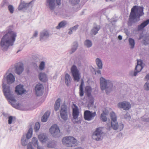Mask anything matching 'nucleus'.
<instances>
[{
    "label": "nucleus",
    "instance_id": "obj_61",
    "mask_svg": "<svg viewBox=\"0 0 149 149\" xmlns=\"http://www.w3.org/2000/svg\"><path fill=\"white\" fill-rule=\"evenodd\" d=\"M97 72L98 74H101V71L100 70H98L97 71Z\"/></svg>",
    "mask_w": 149,
    "mask_h": 149
},
{
    "label": "nucleus",
    "instance_id": "obj_3",
    "mask_svg": "<svg viewBox=\"0 0 149 149\" xmlns=\"http://www.w3.org/2000/svg\"><path fill=\"white\" fill-rule=\"evenodd\" d=\"M143 8L142 6H134L132 8L131 12L129 16V21L128 22V26H131L133 23L135 22L134 20L136 18H138L139 20V17L144 13L143 12Z\"/></svg>",
    "mask_w": 149,
    "mask_h": 149
},
{
    "label": "nucleus",
    "instance_id": "obj_33",
    "mask_svg": "<svg viewBox=\"0 0 149 149\" xmlns=\"http://www.w3.org/2000/svg\"><path fill=\"white\" fill-rule=\"evenodd\" d=\"M84 45L88 48L91 47L92 45L91 41L89 40H86L84 42Z\"/></svg>",
    "mask_w": 149,
    "mask_h": 149
},
{
    "label": "nucleus",
    "instance_id": "obj_57",
    "mask_svg": "<svg viewBox=\"0 0 149 149\" xmlns=\"http://www.w3.org/2000/svg\"><path fill=\"white\" fill-rule=\"evenodd\" d=\"M102 113H103V115L105 116L107 115L109 113V112L105 110Z\"/></svg>",
    "mask_w": 149,
    "mask_h": 149
},
{
    "label": "nucleus",
    "instance_id": "obj_28",
    "mask_svg": "<svg viewBox=\"0 0 149 149\" xmlns=\"http://www.w3.org/2000/svg\"><path fill=\"white\" fill-rule=\"evenodd\" d=\"M78 46V42L76 41L74 42L72 46L71 54H72L77 49Z\"/></svg>",
    "mask_w": 149,
    "mask_h": 149
},
{
    "label": "nucleus",
    "instance_id": "obj_49",
    "mask_svg": "<svg viewBox=\"0 0 149 149\" xmlns=\"http://www.w3.org/2000/svg\"><path fill=\"white\" fill-rule=\"evenodd\" d=\"M144 26V27L149 24V19H148L146 20L143 22L141 23Z\"/></svg>",
    "mask_w": 149,
    "mask_h": 149
},
{
    "label": "nucleus",
    "instance_id": "obj_39",
    "mask_svg": "<svg viewBox=\"0 0 149 149\" xmlns=\"http://www.w3.org/2000/svg\"><path fill=\"white\" fill-rule=\"evenodd\" d=\"M111 118V121H117V117L115 113L113 112H111L110 113Z\"/></svg>",
    "mask_w": 149,
    "mask_h": 149
},
{
    "label": "nucleus",
    "instance_id": "obj_21",
    "mask_svg": "<svg viewBox=\"0 0 149 149\" xmlns=\"http://www.w3.org/2000/svg\"><path fill=\"white\" fill-rule=\"evenodd\" d=\"M71 80L72 78L70 75L68 73L66 74L65 76V82L67 86L70 85Z\"/></svg>",
    "mask_w": 149,
    "mask_h": 149
},
{
    "label": "nucleus",
    "instance_id": "obj_54",
    "mask_svg": "<svg viewBox=\"0 0 149 149\" xmlns=\"http://www.w3.org/2000/svg\"><path fill=\"white\" fill-rule=\"evenodd\" d=\"M118 125V128L120 130H122L124 127V125L122 123H119Z\"/></svg>",
    "mask_w": 149,
    "mask_h": 149
},
{
    "label": "nucleus",
    "instance_id": "obj_36",
    "mask_svg": "<svg viewBox=\"0 0 149 149\" xmlns=\"http://www.w3.org/2000/svg\"><path fill=\"white\" fill-rule=\"evenodd\" d=\"M142 64L143 61L141 60H138L137 65L136 66V69L138 68H141L140 71H141L143 68V67L142 66Z\"/></svg>",
    "mask_w": 149,
    "mask_h": 149
},
{
    "label": "nucleus",
    "instance_id": "obj_52",
    "mask_svg": "<svg viewBox=\"0 0 149 149\" xmlns=\"http://www.w3.org/2000/svg\"><path fill=\"white\" fill-rule=\"evenodd\" d=\"M144 28V26L141 24L140 25L138 26V31H140Z\"/></svg>",
    "mask_w": 149,
    "mask_h": 149
},
{
    "label": "nucleus",
    "instance_id": "obj_16",
    "mask_svg": "<svg viewBox=\"0 0 149 149\" xmlns=\"http://www.w3.org/2000/svg\"><path fill=\"white\" fill-rule=\"evenodd\" d=\"M106 129L111 130L112 128L114 130H116L118 128V125L117 121H111V124L107 123L106 126Z\"/></svg>",
    "mask_w": 149,
    "mask_h": 149
},
{
    "label": "nucleus",
    "instance_id": "obj_50",
    "mask_svg": "<svg viewBox=\"0 0 149 149\" xmlns=\"http://www.w3.org/2000/svg\"><path fill=\"white\" fill-rule=\"evenodd\" d=\"M79 95L80 97H82L84 95V91L83 88H79Z\"/></svg>",
    "mask_w": 149,
    "mask_h": 149
},
{
    "label": "nucleus",
    "instance_id": "obj_15",
    "mask_svg": "<svg viewBox=\"0 0 149 149\" xmlns=\"http://www.w3.org/2000/svg\"><path fill=\"white\" fill-rule=\"evenodd\" d=\"M117 106L118 107L123 109L125 110H128L131 107V105L130 103L125 101L118 103Z\"/></svg>",
    "mask_w": 149,
    "mask_h": 149
},
{
    "label": "nucleus",
    "instance_id": "obj_55",
    "mask_svg": "<svg viewBox=\"0 0 149 149\" xmlns=\"http://www.w3.org/2000/svg\"><path fill=\"white\" fill-rule=\"evenodd\" d=\"M38 35V32L37 31H35L34 34L31 37V38L33 39L34 38L37 37Z\"/></svg>",
    "mask_w": 149,
    "mask_h": 149
},
{
    "label": "nucleus",
    "instance_id": "obj_60",
    "mask_svg": "<svg viewBox=\"0 0 149 149\" xmlns=\"http://www.w3.org/2000/svg\"><path fill=\"white\" fill-rule=\"evenodd\" d=\"M118 39L120 40H121L122 39V36L120 35L118 36Z\"/></svg>",
    "mask_w": 149,
    "mask_h": 149
},
{
    "label": "nucleus",
    "instance_id": "obj_9",
    "mask_svg": "<svg viewBox=\"0 0 149 149\" xmlns=\"http://www.w3.org/2000/svg\"><path fill=\"white\" fill-rule=\"evenodd\" d=\"M49 131L52 135L55 137H59L61 135L58 127L56 125H54L51 127Z\"/></svg>",
    "mask_w": 149,
    "mask_h": 149
},
{
    "label": "nucleus",
    "instance_id": "obj_51",
    "mask_svg": "<svg viewBox=\"0 0 149 149\" xmlns=\"http://www.w3.org/2000/svg\"><path fill=\"white\" fill-rule=\"evenodd\" d=\"M54 0H46L45 2V5L46 6L49 3H53V2L54 3Z\"/></svg>",
    "mask_w": 149,
    "mask_h": 149
},
{
    "label": "nucleus",
    "instance_id": "obj_38",
    "mask_svg": "<svg viewBox=\"0 0 149 149\" xmlns=\"http://www.w3.org/2000/svg\"><path fill=\"white\" fill-rule=\"evenodd\" d=\"M128 41L129 44L131 46L130 48L132 49L134 48L135 44L134 39L131 38H129L128 39Z\"/></svg>",
    "mask_w": 149,
    "mask_h": 149
},
{
    "label": "nucleus",
    "instance_id": "obj_42",
    "mask_svg": "<svg viewBox=\"0 0 149 149\" xmlns=\"http://www.w3.org/2000/svg\"><path fill=\"white\" fill-rule=\"evenodd\" d=\"M40 124L38 122H37L36 123L34 128V130L35 132H37L38 131L40 128Z\"/></svg>",
    "mask_w": 149,
    "mask_h": 149
},
{
    "label": "nucleus",
    "instance_id": "obj_45",
    "mask_svg": "<svg viewBox=\"0 0 149 149\" xmlns=\"http://www.w3.org/2000/svg\"><path fill=\"white\" fill-rule=\"evenodd\" d=\"M144 88L146 91H149V82L147 81L145 84Z\"/></svg>",
    "mask_w": 149,
    "mask_h": 149
},
{
    "label": "nucleus",
    "instance_id": "obj_30",
    "mask_svg": "<svg viewBox=\"0 0 149 149\" xmlns=\"http://www.w3.org/2000/svg\"><path fill=\"white\" fill-rule=\"evenodd\" d=\"M79 27V25L78 24L76 25L73 26L71 27L69 29V31L68 32V33L70 35L72 34L73 31H75L78 29Z\"/></svg>",
    "mask_w": 149,
    "mask_h": 149
},
{
    "label": "nucleus",
    "instance_id": "obj_1",
    "mask_svg": "<svg viewBox=\"0 0 149 149\" xmlns=\"http://www.w3.org/2000/svg\"><path fill=\"white\" fill-rule=\"evenodd\" d=\"M16 36V33L13 31L10 28H9L1 39L0 42L1 49L3 51H7L9 47L14 45Z\"/></svg>",
    "mask_w": 149,
    "mask_h": 149
},
{
    "label": "nucleus",
    "instance_id": "obj_13",
    "mask_svg": "<svg viewBox=\"0 0 149 149\" xmlns=\"http://www.w3.org/2000/svg\"><path fill=\"white\" fill-rule=\"evenodd\" d=\"M96 115V112L92 113L88 110H86L84 112V117L85 120L89 121L93 119Z\"/></svg>",
    "mask_w": 149,
    "mask_h": 149
},
{
    "label": "nucleus",
    "instance_id": "obj_17",
    "mask_svg": "<svg viewBox=\"0 0 149 149\" xmlns=\"http://www.w3.org/2000/svg\"><path fill=\"white\" fill-rule=\"evenodd\" d=\"M49 35L48 31L44 30L40 33L39 40L42 42L46 41L49 38Z\"/></svg>",
    "mask_w": 149,
    "mask_h": 149
},
{
    "label": "nucleus",
    "instance_id": "obj_23",
    "mask_svg": "<svg viewBox=\"0 0 149 149\" xmlns=\"http://www.w3.org/2000/svg\"><path fill=\"white\" fill-rule=\"evenodd\" d=\"M40 80L43 82H46L47 80L46 75L44 73H40L38 75Z\"/></svg>",
    "mask_w": 149,
    "mask_h": 149
},
{
    "label": "nucleus",
    "instance_id": "obj_34",
    "mask_svg": "<svg viewBox=\"0 0 149 149\" xmlns=\"http://www.w3.org/2000/svg\"><path fill=\"white\" fill-rule=\"evenodd\" d=\"M22 144L23 146H26L29 140L26 139L25 136H23L22 138Z\"/></svg>",
    "mask_w": 149,
    "mask_h": 149
},
{
    "label": "nucleus",
    "instance_id": "obj_19",
    "mask_svg": "<svg viewBox=\"0 0 149 149\" xmlns=\"http://www.w3.org/2000/svg\"><path fill=\"white\" fill-rule=\"evenodd\" d=\"M73 116L74 119H76L79 114V109L76 105L73 104Z\"/></svg>",
    "mask_w": 149,
    "mask_h": 149
},
{
    "label": "nucleus",
    "instance_id": "obj_59",
    "mask_svg": "<svg viewBox=\"0 0 149 149\" xmlns=\"http://www.w3.org/2000/svg\"><path fill=\"white\" fill-rule=\"evenodd\" d=\"M37 149H45L42 146H39L37 147Z\"/></svg>",
    "mask_w": 149,
    "mask_h": 149
},
{
    "label": "nucleus",
    "instance_id": "obj_25",
    "mask_svg": "<svg viewBox=\"0 0 149 149\" xmlns=\"http://www.w3.org/2000/svg\"><path fill=\"white\" fill-rule=\"evenodd\" d=\"M95 62L98 69H102V63L101 59L98 58H97Z\"/></svg>",
    "mask_w": 149,
    "mask_h": 149
},
{
    "label": "nucleus",
    "instance_id": "obj_20",
    "mask_svg": "<svg viewBox=\"0 0 149 149\" xmlns=\"http://www.w3.org/2000/svg\"><path fill=\"white\" fill-rule=\"evenodd\" d=\"M15 91L17 94L21 95L23 93L25 90L24 89L23 85L19 84L16 87Z\"/></svg>",
    "mask_w": 149,
    "mask_h": 149
},
{
    "label": "nucleus",
    "instance_id": "obj_26",
    "mask_svg": "<svg viewBox=\"0 0 149 149\" xmlns=\"http://www.w3.org/2000/svg\"><path fill=\"white\" fill-rule=\"evenodd\" d=\"M50 113L48 111L46 112L41 118V121L42 122H46L47 120V118L49 116Z\"/></svg>",
    "mask_w": 149,
    "mask_h": 149
},
{
    "label": "nucleus",
    "instance_id": "obj_32",
    "mask_svg": "<svg viewBox=\"0 0 149 149\" xmlns=\"http://www.w3.org/2000/svg\"><path fill=\"white\" fill-rule=\"evenodd\" d=\"M32 132L33 129L31 127L29 129L28 132L26 135V136L25 137L26 139L29 140V139L31 137L32 134Z\"/></svg>",
    "mask_w": 149,
    "mask_h": 149
},
{
    "label": "nucleus",
    "instance_id": "obj_62",
    "mask_svg": "<svg viewBox=\"0 0 149 149\" xmlns=\"http://www.w3.org/2000/svg\"><path fill=\"white\" fill-rule=\"evenodd\" d=\"M141 68H138L136 69V68H135V70H136V71H139V70H140Z\"/></svg>",
    "mask_w": 149,
    "mask_h": 149
},
{
    "label": "nucleus",
    "instance_id": "obj_8",
    "mask_svg": "<svg viewBox=\"0 0 149 149\" xmlns=\"http://www.w3.org/2000/svg\"><path fill=\"white\" fill-rule=\"evenodd\" d=\"M103 132L101 127L97 128L93 132L92 135V138L95 140L99 141L102 139V135Z\"/></svg>",
    "mask_w": 149,
    "mask_h": 149
},
{
    "label": "nucleus",
    "instance_id": "obj_22",
    "mask_svg": "<svg viewBox=\"0 0 149 149\" xmlns=\"http://www.w3.org/2000/svg\"><path fill=\"white\" fill-rule=\"evenodd\" d=\"M100 29V27L99 25H94L91 30V33L92 35H95L98 33V31Z\"/></svg>",
    "mask_w": 149,
    "mask_h": 149
},
{
    "label": "nucleus",
    "instance_id": "obj_46",
    "mask_svg": "<svg viewBox=\"0 0 149 149\" xmlns=\"http://www.w3.org/2000/svg\"><path fill=\"white\" fill-rule=\"evenodd\" d=\"M125 114L124 115V117L126 119L130 120L131 116L130 114L127 112H125Z\"/></svg>",
    "mask_w": 149,
    "mask_h": 149
},
{
    "label": "nucleus",
    "instance_id": "obj_35",
    "mask_svg": "<svg viewBox=\"0 0 149 149\" xmlns=\"http://www.w3.org/2000/svg\"><path fill=\"white\" fill-rule=\"evenodd\" d=\"M85 91L88 97H90L91 95V87L87 86L86 87Z\"/></svg>",
    "mask_w": 149,
    "mask_h": 149
},
{
    "label": "nucleus",
    "instance_id": "obj_4",
    "mask_svg": "<svg viewBox=\"0 0 149 149\" xmlns=\"http://www.w3.org/2000/svg\"><path fill=\"white\" fill-rule=\"evenodd\" d=\"M101 89L102 90L106 89V93L108 94L112 91L113 84L109 80H106L104 77H101L100 79Z\"/></svg>",
    "mask_w": 149,
    "mask_h": 149
},
{
    "label": "nucleus",
    "instance_id": "obj_10",
    "mask_svg": "<svg viewBox=\"0 0 149 149\" xmlns=\"http://www.w3.org/2000/svg\"><path fill=\"white\" fill-rule=\"evenodd\" d=\"M71 71L74 81L78 82L80 79V74L75 65H73L71 68Z\"/></svg>",
    "mask_w": 149,
    "mask_h": 149
},
{
    "label": "nucleus",
    "instance_id": "obj_6",
    "mask_svg": "<svg viewBox=\"0 0 149 149\" xmlns=\"http://www.w3.org/2000/svg\"><path fill=\"white\" fill-rule=\"evenodd\" d=\"M77 140L73 137L68 136L64 138L62 140V143L65 146L69 147H72L77 142Z\"/></svg>",
    "mask_w": 149,
    "mask_h": 149
},
{
    "label": "nucleus",
    "instance_id": "obj_11",
    "mask_svg": "<svg viewBox=\"0 0 149 149\" xmlns=\"http://www.w3.org/2000/svg\"><path fill=\"white\" fill-rule=\"evenodd\" d=\"M61 0H54V3H49L46 6V7L52 12H54L57 6H60L61 4Z\"/></svg>",
    "mask_w": 149,
    "mask_h": 149
},
{
    "label": "nucleus",
    "instance_id": "obj_58",
    "mask_svg": "<svg viewBox=\"0 0 149 149\" xmlns=\"http://www.w3.org/2000/svg\"><path fill=\"white\" fill-rule=\"evenodd\" d=\"M145 79L147 81L149 80V74H148L145 77Z\"/></svg>",
    "mask_w": 149,
    "mask_h": 149
},
{
    "label": "nucleus",
    "instance_id": "obj_53",
    "mask_svg": "<svg viewBox=\"0 0 149 149\" xmlns=\"http://www.w3.org/2000/svg\"><path fill=\"white\" fill-rule=\"evenodd\" d=\"M27 149H34L31 143L28 144L27 146Z\"/></svg>",
    "mask_w": 149,
    "mask_h": 149
},
{
    "label": "nucleus",
    "instance_id": "obj_27",
    "mask_svg": "<svg viewBox=\"0 0 149 149\" xmlns=\"http://www.w3.org/2000/svg\"><path fill=\"white\" fill-rule=\"evenodd\" d=\"M56 144L54 141H51L48 142L47 144V146L49 148H53L56 146Z\"/></svg>",
    "mask_w": 149,
    "mask_h": 149
},
{
    "label": "nucleus",
    "instance_id": "obj_48",
    "mask_svg": "<svg viewBox=\"0 0 149 149\" xmlns=\"http://www.w3.org/2000/svg\"><path fill=\"white\" fill-rule=\"evenodd\" d=\"M45 66V63L44 61H42L41 62L40 64L39 65L40 69L42 70L44 69Z\"/></svg>",
    "mask_w": 149,
    "mask_h": 149
},
{
    "label": "nucleus",
    "instance_id": "obj_56",
    "mask_svg": "<svg viewBox=\"0 0 149 149\" xmlns=\"http://www.w3.org/2000/svg\"><path fill=\"white\" fill-rule=\"evenodd\" d=\"M84 85V82L83 79H82L80 85L79 86V88H83V87Z\"/></svg>",
    "mask_w": 149,
    "mask_h": 149
},
{
    "label": "nucleus",
    "instance_id": "obj_24",
    "mask_svg": "<svg viewBox=\"0 0 149 149\" xmlns=\"http://www.w3.org/2000/svg\"><path fill=\"white\" fill-rule=\"evenodd\" d=\"M38 138L39 140L42 143L45 142L48 138L46 135L44 134L39 135Z\"/></svg>",
    "mask_w": 149,
    "mask_h": 149
},
{
    "label": "nucleus",
    "instance_id": "obj_44",
    "mask_svg": "<svg viewBox=\"0 0 149 149\" xmlns=\"http://www.w3.org/2000/svg\"><path fill=\"white\" fill-rule=\"evenodd\" d=\"M15 118L13 116H11L8 117V123L10 124L12 123V121H13L15 120Z\"/></svg>",
    "mask_w": 149,
    "mask_h": 149
},
{
    "label": "nucleus",
    "instance_id": "obj_7",
    "mask_svg": "<svg viewBox=\"0 0 149 149\" xmlns=\"http://www.w3.org/2000/svg\"><path fill=\"white\" fill-rule=\"evenodd\" d=\"M69 111L66 105L63 104L61 106L60 111V116L61 118L65 121L68 120Z\"/></svg>",
    "mask_w": 149,
    "mask_h": 149
},
{
    "label": "nucleus",
    "instance_id": "obj_64",
    "mask_svg": "<svg viewBox=\"0 0 149 149\" xmlns=\"http://www.w3.org/2000/svg\"><path fill=\"white\" fill-rule=\"evenodd\" d=\"M113 0H110L111 1H113Z\"/></svg>",
    "mask_w": 149,
    "mask_h": 149
},
{
    "label": "nucleus",
    "instance_id": "obj_40",
    "mask_svg": "<svg viewBox=\"0 0 149 149\" xmlns=\"http://www.w3.org/2000/svg\"><path fill=\"white\" fill-rule=\"evenodd\" d=\"M141 72L140 71H136L134 70V71L132 70L130 72V75L132 76H136L137 75V74Z\"/></svg>",
    "mask_w": 149,
    "mask_h": 149
},
{
    "label": "nucleus",
    "instance_id": "obj_37",
    "mask_svg": "<svg viewBox=\"0 0 149 149\" xmlns=\"http://www.w3.org/2000/svg\"><path fill=\"white\" fill-rule=\"evenodd\" d=\"M32 144L36 147H38L39 145L38 144V140L37 138L33 137L32 139Z\"/></svg>",
    "mask_w": 149,
    "mask_h": 149
},
{
    "label": "nucleus",
    "instance_id": "obj_41",
    "mask_svg": "<svg viewBox=\"0 0 149 149\" xmlns=\"http://www.w3.org/2000/svg\"><path fill=\"white\" fill-rule=\"evenodd\" d=\"M69 1L73 5L78 4L80 1V0H69Z\"/></svg>",
    "mask_w": 149,
    "mask_h": 149
},
{
    "label": "nucleus",
    "instance_id": "obj_2",
    "mask_svg": "<svg viewBox=\"0 0 149 149\" xmlns=\"http://www.w3.org/2000/svg\"><path fill=\"white\" fill-rule=\"evenodd\" d=\"M2 88L4 95L6 99L13 107L18 109L19 106L16 103V100L15 98L12 91L10 89V86L5 84L3 81Z\"/></svg>",
    "mask_w": 149,
    "mask_h": 149
},
{
    "label": "nucleus",
    "instance_id": "obj_31",
    "mask_svg": "<svg viewBox=\"0 0 149 149\" xmlns=\"http://www.w3.org/2000/svg\"><path fill=\"white\" fill-rule=\"evenodd\" d=\"M67 24V22L65 21H63L60 22L58 25L56 27L57 29H59L61 28L65 27Z\"/></svg>",
    "mask_w": 149,
    "mask_h": 149
},
{
    "label": "nucleus",
    "instance_id": "obj_47",
    "mask_svg": "<svg viewBox=\"0 0 149 149\" xmlns=\"http://www.w3.org/2000/svg\"><path fill=\"white\" fill-rule=\"evenodd\" d=\"M100 118L101 120L103 122H106L107 120V118L106 116L103 115V113H101Z\"/></svg>",
    "mask_w": 149,
    "mask_h": 149
},
{
    "label": "nucleus",
    "instance_id": "obj_14",
    "mask_svg": "<svg viewBox=\"0 0 149 149\" xmlns=\"http://www.w3.org/2000/svg\"><path fill=\"white\" fill-rule=\"evenodd\" d=\"M7 72L6 73V75L4 76L3 80L6 79L7 83L8 84H10L13 83L15 80V77L14 75L10 72L7 75Z\"/></svg>",
    "mask_w": 149,
    "mask_h": 149
},
{
    "label": "nucleus",
    "instance_id": "obj_12",
    "mask_svg": "<svg viewBox=\"0 0 149 149\" xmlns=\"http://www.w3.org/2000/svg\"><path fill=\"white\" fill-rule=\"evenodd\" d=\"M35 1V0H32L29 3H26L24 1H21L18 8V10H20L23 9L26 10L30 6L31 7L33 5L32 3Z\"/></svg>",
    "mask_w": 149,
    "mask_h": 149
},
{
    "label": "nucleus",
    "instance_id": "obj_18",
    "mask_svg": "<svg viewBox=\"0 0 149 149\" xmlns=\"http://www.w3.org/2000/svg\"><path fill=\"white\" fill-rule=\"evenodd\" d=\"M43 88V86L42 84H37L35 88L36 94L37 96L41 95H42V90Z\"/></svg>",
    "mask_w": 149,
    "mask_h": 149
},
{
    "label": "nucleus",
    "instance_id": "obj_29",
    "mask_svg": "<svg viewBox=\"0 0 149 149\" xmlns=\"http://www.w3.org/2000/svg\"><path fill=\"white\" fill-rule=\"evenodd\" d=\"M61 100L59 98L56 100L54 105V110L56 111L58 110L60 105Z\"/></svg>",
    "mask_w": 149,
    "mask_h": 149
},
{
    "label": "nucleus",
    "instance_id": "obj_43",
    "mask_svg": "<svg viewBox=\"0 0 149 149\" xmlns=\"http://www.w3.org/2000/svg\"><path fill=\"white\" fill-rule=\"evenodd\" d=\"M8 9L10 13L12 14L13 13L14 7L12 5H9L8 6Z\"/></svg>",
    "mask_w": 149,
    "mask_h": 149
},
{
    "label": "nucleus",
    "instance_id": "obj_63",
    "mask_svg": "<svg viewBox=\"0 0 149 149\" xmlns=\"http://www.w3.org/2000/svg\"><path fill=\"white\" fill-rule=\"evenodd\" d=\"M20 51V50H19L17 52V53L18 52H19V51Z\"/></svg>",
    "mask_w": 149,
    "mask_h": 149
},
{
    "label": "nucleus",
    "instance_id": "obj_5",
    "mask_svg": "<svg viewBox=\"0 0 149 149\" xmlns=\"http://www.w3.org/2000/svg\"><path fill=\"white\" fill-rule=\"evenodd\" d=\"M24 70V64L21 62H19L15 63L10 68L8 72H14L18 75H20Z\"/></svg>",
    "mask_w": 149,
    "mask_h": 149
}]
</instances>
